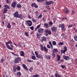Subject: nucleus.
<instances>
[{
  "mask_svg": "<svg viewBox=\"0 0 77 77\" xmlns=\"http://www.w3.org/2000/svg\"><path fill=\"white\" fill-rule=\"evenodd\" d=\"M22 66L24 69L28 71V69L27 68V66H26V65L23 64H22Z\"/></svg>",
  "mask_w": 77,
  "mask_h": 77,
  "instance_id": "f3484780",
  "label": "nucleus"
},
{
  "mask_svg": "<svg viewBox=\"0 0 77 77\" xmlns=\"http://www.w3.org/2000/svg\"><path fill=\"white\" fill-rule=\"evenodd\" d=\"M19 16V13L18 11H16L14 14V16L15 18H18Z\"/></svg>",
  "mask_w": 77,
  "mask_h": 77,
  "instance_id": "f8f14e48",
  "label": "nucleus"
},
{
  "mask_svg": "<svg viewBox=\"0 0 77 77\" xmlns=\"http://www.w3.org/2000/svg\"><path fill=\"white\" fill-rule=\"evenodd\" d=\"M36 56L37 58H40L42 59H43V57L42 56L41 54H38L37 55H36Z\"/></svg>",
  "mask_w": 77,
  "mask_h": 77,
  "instance_id": "a211bd4d",
  "label": "nucleus"
},
{
  "mask_svg": "<svg viewBox=\"0 0 77 77\" xmlns=\"http://www.w3.org/2000/svg\"><path fill=\"white\" fill-rule=\"evenodd\" d=\"M31 30H33L34 29V27L33 26H32L29 27Z\"/></svg>",
  "mask_w": 77,
  "mask_h": 77,
  "instance_id": "a18cd8bd",
  "label": "nucleus"
},
{
  "mask_svg": "<svg viewBox=\"0 0 77 77\" xmlns=\"http://www.w3.org/2000/svg\"><path fill=\"white\" fill-rule=\"evenodd\" d=\"M16 7L18 8H21L22 6L21 5L18 4L16 5Z\"/></svg>",
  "mask_w": 77,
  "mask_h": 77,
  "instance_id": "a878e982",
  "label": "nucleus"
},
{
  "mask_svg": "<svg viewBox=\"0 0 77 77\" xmlns=\"http://www.w3.org/2000/svg\"><path fill=\"white\" fill-rule=\"evenodd\" d=\"M41 27V26H40V25H39L38 26H37V27L38 29V28H39V27Z\"/></svg>",
  "mask_w": 77,
  "mask_h": 77,
  "instance_id": "680f3d73",
  "label": "nucleus"
},
{
  "mask_svg": "<svg viewBox=\"0 0 77 77\" xmlns=\"http://www.w3.org/2000/svg\"><path fill=\"white\" fill-rule=\"evenodd\" d=\"M6 47L8 49L10 50H13V48L9 45V44H12V42L11 41V40H9L7 42H5Z\"/></svg>",
  "mask_w": 77,
  "mask_h": 77,
  "instance_id": "f257e3e1",
  "label": "nucleus"
},
{
  "mask_svg": "<svg viewBox=\"0 0 77 77\" xmlns=\"http://www.w3.org/2000/svg\"><path fill=\"white\" fill-rule=\"evenodd\" d=\"M38 33H40L41 34H42V33H44V29L42 28L38 29Z\"/></svg>",
  "mask_w": 77,
  "mask_h": 77,
  "instance_id": "1a4fd4ad",
  "label": "nucleus"
},
{
  "mask_svg": "<svg viewBox=\"0 0 77 77\" xmlns=\"http://www.w3.org/2000/svg\"><path fill=\"white\" fill-rule=\"evenodd\" d=\"M28 18H29L30 19H31V18H32V17H30V15H28Z\"/></svg>",
  "mask_w": 77,
  "mask_h": 77,
  "instance_id": "0e129e2a",
  "label": "nucleus"
},
{
  "mask_svg": "<svg viewBox=\"0 0 77 77\" xmlns=\"http://www.w3.org/2000/svg\"><path fill=\"white\" fill-rule=\"evenodd\" d=\"M31 6L32 7L34 6V8H38V6L36 5V4L35 3V2H34L33 4H32L31 5Z\"/></svg>",
  "mask_w": 77,
  "mask_h": 77,
  "instance_id": "4468645a",
  "label": "nucleus"
},
{
  "mask_svg": "<svg viewBox=\"0 0 77 77\" xmlns=\"http://www.w3.org/2000/svg\"><path fill=\"white\" fill-rule=\"evenodd\" d=\"M18 46L19 47H21L22 46V43H21V42H19L18 44Z\"/></svg>",
  "mask_w": 77,
  "mask_h": 77,
  "instance_id": "2f4dec72",
  "label": "nucleus"
},
{
  "mask_svg": "<svg viewBox=\"0 0 77 77\" xmlns=\"http://www.w3.org/2000/svg\"><path fill=\"white\" fill-rule=\"evenodd\" d=\"M56 54H55V53L54 52H53V53L52 54V56L53 57H56Z\"/></svg>",
  "mask_w": 77,
  "mask_h": 77,
  "instance_id": "49530a36",
  "label": "nucleus"
},
{
  "mask_svg": "<svg viewBox=\"0 0 77 77\" xmlns=\"http://www.w3.org/2000/svg\"><path fill=\"white\" fill-rule=\"evenodd\" d=\"M59 27H61V29L63 31H65V24L63 23L62 24H59Z\"/></svg>",
  "mask_w": 77,
  "mask_h": 77,
  "instance_id": "0eeeda50",
  "label": "nucleus"
},
{
  "mask_svg": "<svg viewBox=\"0 0 77 77\" xmlns=\"http://www.w3.org/2000/svg\"><path fill=\"white\" fill-rule=\"evenodd\" d=\"M4 59H1V60L0 62H1V63H3V62H4Z\"/></svg>",
  "mask_w": 77,
  "mask_h": 77,
  "instance_id": "6e6d98bb",
  "label": "nucleus"
},
{
  "mask_svg": "<svg viewBox=\"0 0 77 77\" xmlns=\"http://www.w3.org/2000/svg\"><path fill=\"white\" fill-rule=\"evenodd\" d=\"M21 57H18L15 59L14 63L15 64L19 63L21 62Z\"/></svg>",
  "mask_w": 77,
  "mask_h": 77,
  "instance_id": "f03ea898",
  "label": "nucleus"
},
{
  "mask_svg": "<svg viewBox=\"0 0 77 77\" xmlns=\"http://www.w3.org/2000/svg\"><path fill=\"white\" fill-rule=\"evenodd\" d=\"M68 18H66V17H62L61 19V21H64V20H67Z\"/></svg>",
  "mask_w": 77,
  "mask_h": 77,
  "instance_id": "cd10ccee",
  "label": "nucleus"
},
{
  "mask_svg": "<svg viewBox=\"0 0 77 77\" xmlns=\"http://www.w3.org/2000/svg\"><path fill=\"white\" fill-rule=\"evenodd\" d=\"M32 21L33 23H36V20L35 19H32Z\"/></svg>",
  "mask_w": 77,
  "mask_h": 77,
  "instance_id": "de8ad7c7",
  "label": "nucleus"
},
{
  "mask_svg": "<svg viewBox=\"0 0 77 77\" xmlns=\"http://www.w3.org/2000/svg\"><path fill=\"white\" fill-rule=\"evenodd\" d=\"M51 29L52 32H56L57 31V28L56 27H53L51 28Z\"/></svg>",
  "mask_w": 77,
  "mask_h": 77,
  "instance_id": "9b49d317",
  "label": "nucleus"
},
{
  "mask_svg": "<svg viewBox=\"0 0 77 77\" xmlns=\"http://www.w3.org/2000/svg\"><path fill=\"white\" fill-rule=\"evenodd\" d=\"M17 18H20V20H23V15L20 14V15H19V16Z\"/></svg>",
  "mask_w": 77,
  "mask_h": 77,
  "instance_id": "412c9836",
  "label": "nucleus"
},
{
  "mask_svg": "<svg viewBox=\"0 0 77 77\" xmlns=\"http://www.w3.org/2000/svg\"><path fill=\"white\" fill-rule=\"evenodd\" d=\"M45 57L46 59H51V57L49 55H45Z\"/></svg>",
  "mask_w": 77,
  "mask_h": 77,
  "instance_id": "4be33fe9",
  "label": "nucleus"
},
{
  "mask_svg": "<svg viewBox=\"0 0 77 77\" xmlns=\"http://www.w3.org/2000/svg\"><path fill=\"white\" fill-rule=\"evenodd\" d=\"M8 12V9L6 8H4L3 10V14H6Z\"/></svg>",
  "mask_w": 77,
  "mask_h": 77,
  "instance_id": "393cba45",
  "label": "nucleus"
},
{
  "mask_svg": "<svg viewBox=\"0 0 77 77\" xmlns=\"http://www.w3.org/2000/svg\"><path fill=\"white\" fill-rule=\"evenodd\" d=\"M52 44L53 45H56V42L55 41H53L52 42Z\"/></svg>",
  "mask_w": 77,
  "mask_h": 77,
  "instance_id": "37998d69",
  "label": "nucleus"
},
{
  "mask_svg": "<svg viewBox=\"0 0 77 77\" xmlns=\"http://www.w3.org/2000/svg\"><path fill=\"white\" fill-rule=\"evenodd\" d=\"M45 33H46L45 34V36H47L48 35H50L52 34L51 30H49V29H47L45 31Z\"/></svg>",
  "mask_w": 77,
  "mask_h": 77,
  "instance_id": "39448f33",
  "label": "nucleus"
},
{
  "mask_svg": "<svg viewBox=\"0 0 77 77\" xmlns=\"http://www.w3.org/2000/svg\"><path fill=\"white\" fill-rule=\"evenodd\" d=\"M57 58L58 59L57 60V61H59L61 58L60 55H59L58 57Z\"/></svg>",
  "mask_w": 77,
  "mask_h": 77,
  "instance_id": "c03bdc74",
  "label": "nucleus"
},
{
  "mask_svg": "<svg viewBox=\"0 0 77 77\" xmlns=\"http://www.w3.org/2000/svg\"><path fill=\"white\" fill-rule=\"evenodd\" d=\"M38 51H35V54L36 55V56H37L38 54Z\"/></svg>",
  "mask_w": 77,
  "mask_h": 77,
  "instance_id": "3c124183",
  "label": "nucleus"
},
{
  "mask_svg": "<svg viewBox=\"0 0 77 77\" xmlns=\"http://www.w3.org/2000/svg\"><path fill=\"white\" fill-rule=\"evenodd\" d=\"M4 7H5V8H6L7 9H10L9 6H8V5H4Z\"/></svg>",
  "mask_w": 77,
  "mask_h": 77,
  "instance_id": "5701e85b",
  "label": "nucleus"
},
{
  "mask_svg": "<svg viewBox=\"0 0 77 77\" xmlns=\"http://www.w3.org/2000/svg\"><path fill=\"white\" fill-rule=\"evenodd\" d=\"M33 70V67H31V68L29 69V71L30 72H32V70Z\"/></svg>",
  "mask_w": 77,
  "mask_h": 77,
  "instance_id": "09e8293b",
  "label": "nucleus"
},
{
  "mask_svg": "<svg viewBox=\"0 0 77 77\" xmlns=\"http://www.w3.org/2000/svg\"><path fill=\"white\" fill-rule=\"evenodd\" d=\"M41 49L42 51H43L44 50V51H46V53L48 52V49L46 48V47L45 46L43 47L42 45H41Z\"/></svg>",
  "mask_w": 77,
  "mask_h": 77,
  "instance_id": "423d86ee",
  "label": "nucleus"
},
{
  "mask_svg": "<svg viewBox=\"0 0 77 77\" xmlns=\"http://www.w3.org/2000/svg\"><path fill=\"white\" fill-rule=\"evenodd\" d=\"M63 57L64 59L66 60H69V59H70V57H69V56L63 55Z\"/></svg>",
  "mask_w": 77,
  "mask_h": 77,
  "instance_id": "9d476101",
  "label": "nucleus"
},
{
  "mask_svg": "<svg viewBox=\"0 0 77 77\" xmlns=\"http://www.w3.org/2000/svg\"><path fill=\"white\" fill-rule=\"evenodd\" d=\"M40 76L38 74H36L35 75H33L32 77H39Z\"/></svg>",
  "mask_w": 77,
  "mask_h": 77,
  "instance_id": "7c9ffc66",
  "label": "nucleus"
},
{
  "mask_svg": "<svg viewBox=\"0 0 77 77\" xmlns=\"http://www.w3.org/2000/svg\"><path fill=\"white\" fill-rule=\"evenodd\" d=\"M54 3V2L52 1H45V5H46V6H49L50 5L53 4Z\"/></svg>",
  "mask_w": 77,
  "mask_h": 77,
  "instance_id": "20e7f679",
  "label": "nucleus"
},
{
  "mask_svg": "<svg viewBox=\"0 0 77 77\" xmlns=\"http://www.w3.org/2000/svg\"><path fill=\"white\" fill-rule=\"evenodd\" d=\"M75 11H72V13H71V15H74V14H75Z\"/></svg>",
  "mask_w": 77,
  "mask_h": 77,
  "instance_id": "ea45409f",
  "label": "nucleus"
},
{
  "mask_svg": "<svg viewBox=\"0 0 77 77\" xmlns=\"http://www.w3.org/2000/svg\"><path fill=\"white\" fill-rule=\"evenodd\" d=\"M49 44L50 45H52V43H51V41H49Z\"/></svg>",
  "mask_w": 77,
  "mask_h": 77,
  "instance_id": "4d7b16f0",
  "label": "nucleus"
},
{
  "mask_svg": "<svg viewBox=\"0 0 77 77\" xmlns=\"http://www.w3.org/2000/svg\"><path fill=\"white\" fill-rule=\"evenodd\" d=\"M44 26L45 28L46 29H48V28H49L50 27L52 26H49V25L48 23H45L44 24Z\"/></svg>",
  "mask_w": 77,
  "mask_h": 77,
  "instance_id": "2eb2a0df",
  "label": "nucleus"
},
{
  "mask_svg": "<svg viewBox=\"0 0 77 77\" xmlns=\"http://www.w3.org/2000/svg\"><path fill=\"white\" fill-rule=\"evenodd\" d=\"M47 47L48 48H51V46L49 45H47Z\"/></svg>",
  "mask_w": 77,
  "mask_h": 77,
  "instance_id": "603ef678",
  "label": "nucleus"
},
{
  "mask_svg": "<svg viewBox=\"0 0 77 77\" xmlns=\"http://www.w3.org/2000/svg\"><path fill=\"white\" fill-rule=\"evenodd\" d=\"M42 17V14H41L39 16H38V17H37V18L38 19H40Z\"/></svg>",
  "mask_w": 77,
  "mask_h": 77,
  "instance_id": "473e14b6",
  "label": "nucleus"
},
{
  "mask_svg": "<svg viewBox=\"0 0 77 77\" xmlns=\"http://www.w3.org/2000/svg\"><path fill=\"white\" fill-rule=\"evenodd\" d=\"M42 20L44 22V21H45V18H42Z\"/></svg>",
  "mask_w": 77,
  "mask_h": 77,
  "instance_id": "e2e57ef3",
  "label": "nucleus"
},
{
  "mask_svg": "<svg viewBox=\"0 0 77 77\" xmlns=\"http://www.w3.org/2000/svg\"><path fill=\"white\" fill-rule=\"evenodd\" d=\"M17 66L18 67L16 68L17 70L20 71V69H21V67H20V66Z\"/></svg>",
  "mask_w": 77,
  "mask_h": 77,
  "instance_id": "79ce46f5",
  "label": "nucleus"
},
{
  "mask_svg": "<svg viewBox=\"0 0 77 77\" xmlns=\"http://www.w3.org/2000/svg\"><path fill=\"white\" fill-rule=\"evenodd\" d=\"M25 53L23 51H21L20 52V55L21 56L24 57V56Z\"/></svg>",
  "mask_w": 77,
  "mask_h": 77,
  "instance_id": "dca6fc26",
  "label": "nucleus"
},
{
  "mask_svg": "<svg viewBox=\"0 0 77 77\" xmlns=\"http://www.w3.org/2000/svg\"><path fill=\"white\" fill-rule=\"evenodd\" d=\"M72 24H71L69 25L68 26V28H70L71 27H72Z\"/></svg>",
  "mask_w": 77,
  "mask_h": 77,
  "instance_id": "5fc2aeb1",
  "label": "nucleus"
},
{
  "mask_svg": "<svg viewBox=\"0 0 77 77\" xmlns=\"http://www.w3.org/2000/svg\"><path fill=\"white\" fill-rule=\"evenodd\" d=\"M10 0H6V3H8V4H9V1Z\"/></svg>",
  "mask_w": 77,
  "mask_h": 77,
  "instance_id": "13d9d810",
  "label": "nucleus"
},
{
  "mask_svg": "<svg viewBox=\"0 0 77 77\" xmlns=\"http://www.w3.org/2000/svg\"><path fill=\"white\" fill-rule=\"evenodd\" d=\"M58 49H54L53 51V52L55 53L56 52L57 53V52H58Z\"/></svg>",
  "mask_w": 77,
  "mask_h": 77,
  "instance_id": "b1692460",
  "label": "nucleus"
},
{
  "mask_svg": "<svg viewBox=\"0 0 77 77\" xmlns=\"http://www.w3.org/2000/svg\"><path fill=\"white\" fill-rule=\"evenodd\" d=\"M66 51H67V47L66 46H65L64 47V50L63 51V50L61 51V54H62V53L65 54Z\"/></svg>",
  "mask_w": 77,
  "mask_h": 77,
  "instance_id": "6e6552de",
  "label": "nucleus"
},
{
  "mask_svg": "<svg viewBox=\"0 0 77 77\" xmlns=\"http://www.w3.org/2000/svg\"><path fill=\"white\" fill-rule=\"evenodd\" d=\"M27 62H28L30 63V62H33V61L32 60H30V59H28L27 60Z\"/></svg>",
  "mask_w": 77,
  "mask_h": 77,
  "instance_id": "8fccbe9b",
  "label": "nucleus"
},
{
  "mask_svg": "<svg viewBox=\"0 0 77 77\" xmlns=\"http://www.w3.org/2000/svg\"><path fill=\"white\" fill-rule=\"evenodd\" d=\"M48 24L49 26H51V25H53V23L52 21H50L49 22Z\"/></svg>",
  "mask_w": 77,
  "mask_h": 77,
  "instance_id": "f704fd0d",
  "label": "nucleus"
},
{
  "mask_svg": "<svg viewBox=\"0 0 77 77\" xmlns=\"http://www.w3.org/2000/svg\"><path fill=\"white\" fill-rule=\"evenodd\" d=\"M55 76L56 77H60V76L57 73H56L55 74Z\"/></svg>",
  "mask_w": 77,
  "mask_h": 77,
  "instance_id": "72a5a7b5",
  "label": "nucleus"
},
{
  "mask_svg": "<svg viewBox=\"0 0 77 77\" xmlns=\"http://www.w3.org/2000/svg\"><path fill=\"white\" fill-rule=\"evenodd\" d=\"M17 74L19 76H21V73L20 72H18L17 73Z\"/></svg>",
  "mask_w": 77,
  "mask_h": 77,
  "instance_id": "4c0bfd02",
  "label": "nucleus"
},
{
  "mask_svg": "<svg viewBox=\"0 0 77 77\" xmlns=\"http://www.w3.org/2000/svg\"><path fill=\"white\" fill-rule=\"evenodd\" d=\"M42 39L41 40V42H42L44 41H47V37L45 36L42 37Z\"/></svg>",
  "mask_w": 77,
  "mask_h": 77,
  "instance_id": "6ab92c4d",
  "label": "nucleus"
},
{
  "mask_svg": "<svg viewBox=\"0 0 77 77\" xmlns=\"http://www.w3.org/2000/svg\"><path fill=\"white\" fill-rule=\"evenodd\" d=\"M60 62H64V60H62V59H61L60 60Z\"/></svg>",
  "mask_w": 77,
  "mask_h": 77,
  "instance_id": "052dcab7",
  "label": "nucleus"
},
{
  "mask_svg": "<svg viewBox=\"0 0 77 77\" xmlns=\"http://www.w3.org/2000/svg\"><path fill=\"white\" fill-rule=\"evenodd\" d=\"M7 27L8 29H11V24L9 23H8V24L7 25Z\"/></svg>",
  "mask_w": 77,
  "mask_h": 77,
  "instance_id": "bb28decb",
  "label": "nucleus"
},
{
  "mask_svg": "<svg viewBox=\"0 0 77 77\" xmlns=\"http://www.w3.org/2000/svg\"><path fill=\"white\" fill-rule=\"evenodd\" d=\"M24 35L26 36H27V37H29V33L27 32H24Z\"/></svg>",
  "mask_w": 77,
  "mask_h": 77,
  "instance_id": "c85d7f7f",
  "label": "nucleus"
},
{
  "mask_svg": "<svg viewBox=\"0 0 77 77\" xmlns=\"http://www.w3.org/2000/svg\"><path fill=\"white\" fill-rule=\"evenodd\" d=\"M74 39L75 41L77 42V36L75 35L74 36Z\"/></svg>",
  "mask_w": 77,
  "mask_h": 77,
  "instance_id": "a19ab883",
  "label": "nucleus"
},
{
  "mask_svg": "<svg viewBox=\"0 0 77 77\" xmlns=\"http://www.w3.org/2000/svg\"><path fill=\"white\" fill-rule=\"evenodd\" d=\"M74 30L75 31V32H77V29H75V28H74Z\"/></svg>",
  "mask_w": 77,
  "mask_h": 77,
  "instance_id": "774afa93",
  "label": "nucleus"
},
{
  "mask_svg": "<svg viewBox=\"0 0 77 77\" xmlns=\"http://www.w3.org/2000/svg\"><path fill=\"white\" fill-rule=\"evenodd\" d=\"M61 67L63 69V68H65V66L63 65L61 66Z\"/></svg>",
  "mask_w": 77,
  "mask_h": 77,
  "instance_id": "bf43d9fd",
  "label": "nucleus"
},
{
  "mask_svg": "<svg viewBox=\"0 0 77 77\" xmlns=\"http://www.w3.org/2000/svg\"><path fill=\"white\" fill-rule=\"evenodd\" d=\"M12 54H14V56H18V54H15V53H14V52H13Z\"/></svg>",
  "mask_w": 77,
  "mask_h": 77,
  "instance_id": "864d4df0",
  "label": "nucleus"
},
{
  "mask_svg": "<svg viewBox=\"0 0 77 77\" xmlns=\"http://www.w3.org/2000/svg\"><path fill=\"white\" fill-rule=\"evenodd\" d=\"M34 13H35V14H38V11H36L34 12Z\"/></svg>",
  "mask_w": 77,
  "mask_h": 77,
  "instance_id": "338daca9",
  "label": "nucleus"
},
{
  "mask_svg": "<svg viewBox=\"0 0 77 77\" xmlns=\"http://www.w3.org/2000/svg\"><path fill=\"white\" fill-rule=\"evenodd\" d=\"M64 12L65 14H67V13H69V10L68 9L65 8L64 9Z\"/></svg>",
  "mask_w": 77,
  "mask_h": 77,
  "instance_id": "aec40b11",
  "label": "nucleus"
},
{
  "mask_svg": "<svg viewBox=\"0 0 77 77\" xmlns=\"http://www.w3.org/2000/svg\"><path fill=\"white\" fill-rule=\"evenodd\" d=\"M46 0H37L38 2H40V3H41L42 2H45Z\"/></svg>",
  "mask_w": 77,
  "mask_h": 77,
  "instance_id": "c9c22d12",
  "label": "nucleus"
},
{
  "mask_svg": "<svg viewBox=\"0 0 77 77\" xmlns=\"http://www.w3.org/2000/svg\"><path fill=\"white\" fill-rule=\"evenodd\" d=\"M17 2H13L11 5V7L14 8H15L16 6H17Z\"/></svg>",
  "mask_w": 77,
  "mask_h": 77,
  "instance_id": "ddd939ff",
  "label": "nucleus"
},
{
  "mask_svg": "<svg viewBox=\"0 0 77 77\" xmlns=\"http://www.w3.org/2000/svg\"><path fill=\"white\" fill-rule=\"evenodd\" d=\"M31 58L33 60H36V57L34 55L32 56Z\"/></svg>",
  "mask_w": 77,
  "mask_h": 77,
  "instance_id": "58836bf2",
  "label": "nucleus"
},
{
  "mask_svg": "<svg viewBox=\"0 0 77 77\" xmlns=\"http://www.w3.org/2000/svg\"><path fill=\"white\" fill-rule=\"evenodd\" d=\"M17 68H16V67L15 66H13V70L14 72H15L17 71Z\"/></svg>",
  "mask_w": 77,
  "mask_h": 77,
  "instance_id": "c756f323",
  "label": "nucleus"
},
{
  "mask_svg": "<svg viewBox=\"0 0 77 77\" xmlns=\"http://www.w3.org/2000/svg\"><path fill=\"white\" fill-rule=\"evenodd\" d=\"M33 33V31L31 32L30 33V35H32Z\"/></svg>",
  "mask_w": 77,
  "mask_h": 77,
  "instance_id": "69168bd1",
  "label": "nucleus"
},
{
  "mask_svg": "<svg viewBox=\"0 0 77 77\" xmlns=\"http://www.w3.org/2000/svg\"><path fill=\"white\" fill-rule=\"evenodd\" d=\"M59 45H64V43L63 42H60L58 44Z\"/></svg>",
  "mask_w": 77,
  "mask_h": 77,
  "instance_id": "e433bc0d",
  "label": "nucleus"
},
{
  "mask_svg": "<svg viewBox=\"0 0 77 77\" xmlns=\"http://www.w3.org/2000/svg\"><path fill=\"white\" fill-rule=\"evenodd\" d=\"M26 23L28 26H32V22L31 20H27L26 22Z\"/></svg>",
  "mask_w": 77,
  "mask_h": 77,
  "instance_id": "7ed1b4c3",
  "label": "nucleus"
}]
</instances>
